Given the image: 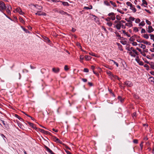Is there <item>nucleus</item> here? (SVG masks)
<instances>
[{"label": "nucleus", "mask_w": 154, "mask_h": 154, "mask_svg": "<svg viewBox=\"0 0 154 154\" xmlns=\"http://www.w3.org/2000/svg\"><path fill=\"white\" fill-rule=\"evenodd\" d=\"M116 19L118 20H120L121 18L120 17H119L118 15L116 16Z\"/></svg>", "instance_id": "nucleus-48"}, {"label": "nucleus", "mask_w": 154, "mask_h": 154, "mask_svg": "<svg viewBox=\"0 0 154 154\" xmlns=\"http://www.w3.org/2000/svg\"><path fill=\"white\" fill-rule=\"evenodd\" d=\"M23 30L26 33H29V32L28 30H26L24 28H22Z\"/></svg>", "instance_id": "nucleus-31"}, {"label": "nucleus", "mask_w": 154, "mask_h": 154, "mask_svg": "<svg viewBox=\"0 0 154 154\" xmlns=\"http://www.w3.org/2000/svg\"><path fill=\"white\" fill-rule=\"evenodd\" d=\"M54 141H55V142H56L57 143H61V142L60 140L58 139L56 137H54Z\"/></svg>", "instance_id": "nucleus-15"}, {"label": "nucleus", "mask_w": 154, "mask_h": 154, "mask_svg": "<svg viewBox=\"0 0 154 154\" xmlns=\"http://www.w3.org/2000/svg\"><path fill=\"white\" fill-rule=\"evenodd\" d=\"M132 22H131L129 23H126L125 24V25L129 27H131L133 25L132 24Z\"/></svg>", "instance_id": "nucleus-18"}, {"label": "nucleus", "mask_w": 154, "mask_h": 154, "mask_svg": "<svg viewBox=\"0 0 154 154\" xmlns=\"http://www.w3.org/2000/svg\"><path fill=\"white\" fill-rule=\"evenodd\" d=\"M91 69L93 70V71L94 70V68H95V67L94 66H91Z\"/></svg>", "instance_id": "nucleus-61"}, {"label": "nucleus", "mask_w": 154, "mask_h": 154, "mask_svg": "<svg viewBox=\"0 0 154 154\" xmlns=\"http://www.w3.org/2000/svg\"><path fill=\"white\" fill-rule=\"evenodd\" d=\"M110 60L112 61L116 65V66L117 67H118L119 65H118V63H117L116 62H115V61H114V60Z\"/></svg>", "instance_id": "nucleus-32"}, {"label": "nucleus", "mask_w": 154, "mask_h": 154, "mask_svg": "<svg viewBox=\"0 0 154 154\" xmlns=\"http://www.w3.org/2000/svg\"><path fill=\"white\" fill-rule=\"evenodd\" d=\"M149 79H151L150 81L154 83V78L153 77H150Z\"/></svg>", "instance_id": "nucleus-28"}, {"label": "nucleus", "mask_w": 154, "mask_h": 154, "mask_svg": "<svg viewBox=\"0 0 154 154\" xmlns=\"http://www.w3.org/2000/svg\"><path fill=\"white\" fill-rule=\"evenodd\" d=\"M146 30L149 33H151L154 30V29L152 28V26H149L148 28Z\"/></svg>", "instance_id": "nucleus-5"}, {"label": "nucleus", "mask_w": 154, "mask_h": 154, "mask_svg": "<svg viewBox=\"0 0 154 154\" xmlns=\"http://www.w3.org/2000/svg\"><path fill=\"white\" fill-rule=\"evenodd\" d=\"M15 116L17 118L19 119H20L21 120H22V119L21 118H20V117H19L17 115H16Z\"/></svg>", "instance_id": "nucleus-38"}, {"label": "nucleus", "mask_w": 154, "mask_h": 154, "mask_svg": "<svg viewBox=\"0 0 154 154\" xmlns=\"http://www.w3.org/2000/svg\"><path fill=\"white\" fill-rule=\"evenodd\" d=\"M140 19L137 18L135 20V22L136 23H140Z\"/></svg>", "instance_id": "nucleus-26"}, {"label": "nucleus", "mask_w": 154, "mask_h": 154, "mask_svg": "<svg viewBox=\"0 0 154 154\" xmlns=\"http://www.w3.org/2000/svg\"><path fill=\"white\" fill-rule=\"evenodd\" d=\"M139 47H140L141 48H142L144 50L146 48V46L145 45H143L142 44H140L138 45Z\"/></svg>", "instance_id": "nucleus-16"}, {"label": "nucleus", "mask_w": 154, "mask_h": 154, "mask_svg": "<svg viewBox=\"0 0 154 154\" xmlns=\"http://www.w3.org/2000/svg\"><path fill=\"white\" fill-rule=\"evenodd\" d=\"M150 38L151 39H154V35L152 34H150Z\"/></svg>", "instance_id": "nucleus-40"}, {"label": "nucleus", "mask_w": 154, "mask_h": 154, "mask_svg": "<svg viewBox=\"0 0 154 154\" xmlns=\"http://www.w3.org/2000/svg\"><path fill=\"white\" fill-rule=\"evenodd\" d=\"M14 12H18L21 15H23L24 13L23 12L20 8H18L14 11Z\"/></svg>", "instance_id": "nucleus-3"}, {"label": "nucleus", "mask_w": 154, "mask_h": 154, "mask_svg": "<svg viewBox=\"0 0 154 154\" xmlns=\"http://www.w3.org/2000/svg\"><path fill=\"white\" fill-rule=\"evenodd\" d=\"M133 30L134 32H138L139 31L138 29V28L137 27H134L133 28Z\"/></svg>", "instance_id": "nucleus-24"}, {"label": "nucleus", "mask_w": 154, "mask_h": 154, "mask_svg": "<svg viewBox=\"0 0 154 154\" xmlns=\"http://www.w3.org/2000/svg\"><path fill=\"white\" fill-rule=\"evenodd\" d=\"M11 9H7L6 11L8 14H11Z\"/></svg>", "instance_id": "nucleus-47"}, {"label": "nucleus", "mask_w": 154, "mask_h": 154, "mask_svg": "<svg viewBox=\"0 0 154 154\" xmlns=\"http://www.w3.org/2000/svg\"><path fill=\"white\" fill-rule=\"evenodd\" d=\"M107 24L109 26H111L112 25V23L111 22L107 23Z\"/></svg>", "instance_id": "nucleus-42"}, {"label": "nucleus", "mask_w": 154, "mask_h": 154, "mask_svg": "<svg viewBox=\"0 0 154 154\" xmlns=\"http://www.w3.org/2000/svg\"><path fill=\"white\" fill-rule=\"evenodd\" d=\"M137 49L138 50L139 52H140V53H141V52H142V51H141V50L139 49V48H137Z\"/></svg>", "instance_id": "nucleus-59"}, {"label": "nucleus", "mask_w": 154, "mask_h": 154, "mask_svg": "<svg viewBox=\"0 0 154 154\" xmlns=\"http://www.w3.org/2000/svg\"><path fill=\"white\" fill-rule=\"evenodd\" d=\"M53 71L56 73L58 72L59 71L60 69L59 68H57L56 69L55 68H53L52 69Z\"/></svg>", "instance_id": "nucleus-13"}, {"label": "nucleus", "mask_w": 154, "mask_h": 154, "mask_svg": "<svg viewBox=\"0 0 154 154\" xmlns=\"http://www.w3.org/2000/svg\"><path fill=\"white\" fill-rule=\"evenodd\" d=\"M132 44L133 46H136L137 45V42H133L132 43Z\"/></svg>", "instance_id": "nucleus-45"}, {"label": "nucleus", "mask_w": 154, "mask_h": 154, "mask_svg": "<svg viewBox=\"0 0 154 154\" xmlns=\"http://www.w3.org/2000/svg\"><path fill=\"white\" fill-rule=\"evenodd\" d=\"M118 99L121 102H122L123 100V99H122L121 97L120 96L118 97Z\"/></svg>", "instance_id": "nucleus-41"}, {"label": "nucleus", "mask_w": 154, "mask_h": 154, "mask_svg": "<svg viewBox=\"0 0 154 154\" xmlns=\"http://www.w3.org/2000/svg\"><path fill=\"white\" fill-rule=\"evenodd\" d=\"M80 60H83L84 59L83 56L82 55H80Z\"/></svg>", "instance_id": "nucleus-52"}, {"label": "nucleus", "mask_w": 154, "mask_h": 154, "mask_svg": "<svg viewBox=\"0 0 154 154\" xmlns=\"http://www.w3.org/2000/svg\"><path fill=\"white\" fill-rule=\"evenodd\" d=\"M66 152L67 154H71V153L68 151H66Z\"/></svg>", "instance_id": "nucleus-62"}, {"label": "nucleus", "mask_w": 154, "mask_h": 154, "mask_svg": "<svg viewBox=\"0 0 154 154\" xmlns=\"http://www.w3.org/2000/svg\"><path fill=\"white\" fill-rule=\"evenodd\" d=\"M143 142H141V144H140V147H141V149H142V147L143 146Z\"/></svg>", "instance_id": "nucleus-57"}, {"label": "nucleus", "mask_w": 154, "mask_h": 154, "mask_svg": "<svg viewBox=\"0 0 154 154\" xmlns=\"http://www.w3.org/2000/svg\"><path fill=\"white\" fill-rule=\"evenodd\" d=\"M126 4L128 6H129L130 7V8L134 12H135L136 11V9L130 2H126Z\"/></svg>", "instance_id": "nucleus-1"}, {"label": "nucleus", "mask_w": 154, "mask_h": 154, "mask_svg": "<svg viewBox=\"0 0 154 154\" xmlns=\"http://www.w3.org/2000/svg\"><path fill=\"white\" fill-rule=\"evenodd\" d=\"M46 149L47 151L51 154H54L52 151L48 147H46Z\"/></svg>", "instance_id": "nucleus-19"}, {"label": "nucleus", "mask_w": 154, "mask_h": 154, "mask_svg": "<svg viewBox=\"0 0 154 154\" xmlns=\"http://www.w3.org/2000/svg\"><path fill=\"white\" fill-rule=\"evenodd\" d=\"M82 80L84 82H86L87 81V79H82Z\"/></svg>", "instance_id": "nucleus-60"}, {"label": "nucleus", "mask_w": 154, "mask_h": 154, "mask_svg": "<svg viewBox=\"0 0 154 154\" xmlns=\"http://www.w3.org/2000/svg\"><path fill=\"white\" fill-rule=\"evenodd\" d=\"M114 15V13H112V12L109 13L108 14V15L109 16H110V15Z\"/></svg>", "instance_id": "nucleus-55"}, {"label": "nucleus", "mask_w": 154, "mask_h": 154, "mask_svg": "<svg viewBox=\"0 0 154 154\" xmlns=\"http://www.w3.org/2000/svg\"><path fill=\"white\" fill-rule=\"evenodd\" d=\"M128 87H131L132 86L133 84L131 82L127 81L124 83Z\"/></svg>", "instance_id": "nucleus-6"}, {"label": "nucleus", "mask_w": 154, "mask_h": 154, "mask_svg": "<svg viewBox=\"0 0 154 154\" xmlns=\"http://www.w3.org/2000/svg\"><path fill=\"white\" fill-rule=\"evenodd\" d=\"M20 20L22 23H23L24 22V21L21 18H20Z\"/></svg>", "instance_id": "nucleus-50"}, {"label": "nucleus", "mask_w": 154, "mask_h": 154, "mask_svg": "<svg viewBox=\"0 0 154 154\" xmlns=\"http://www.w3.org/2000/svg\"><path fill=\"white\" fill-rule=\"evenodd\" d=\"M84 72H89L88 69L87 68H84Z\"/></svg>", "instance_id": "nucleus-35"}, {"label": "nucleus", "mask_w": 154, "mask_h": 154, "mask_svg": "<svg viewBox=\"0 0 154 154\" xmlns=\"http://www.w3.org/2000/svg\"><path fill=\"white\" fill-rule=\"evenodd\" d=\"M120 42L123 45H125L126 44L125 42H124L123 41H120Z\"/></svg>", "instance_id": "nucleus-58"}, {"label": "nucleus", "mask_w": 154, "mask_h": 154, "mask_svg": "<svg viewBox=\"0 0 154 154\" xmlns=\"http://www.w3.org/2000/svg\"><path fill=\"white\" fill-rule=\"evenodd\" d=\"M146 32V30L145 29H142L141 30V33H145Z\"/></svg>", "instance_id": "nucleus-29"}, {"label": "nucleus", "mask_w": 154, "mask_h": 154, "mask_svg": "<svg viewBox=\"0 0 154 154\" xmlns=\"http://www.w3.org/2000/svg\"><path fill=\"white\" fill-rule=\"evenodd\" d=\"M77 45L79 48H81V46L80 45V44H79V43H77Z\"/></svg>", "instance_id": "nucleus-53"}, {"label": "nucleus", "mask_w": 154, "mask_h": 154, "mask_svg": "<svg viewBox=\"0 0 154 154\" xmlns=\"http://www.w3.org/2000/svg\"><path fill=\"white\" fill-rule=\"evenodd\" d=\"M28 123L32 128L34 126V125L33 124L31 123L30 122H28Z\"/></svg>", "instance_id": "nucleus-37"}, {"label": "nucleus", "mask_w": 154, "mask_h": 154, "mask_svg": "<svg viewBox=\"0 0 154 154\" xmlns=\"http://www.w3.org/2000/svg\"><path fill=\"white\" fill-rule=\"evenodd\" d=\"M146 23L149 25H151V23L148 20H146Z\"/></svg>", "instance_id": "nucleus-30"}, {"label": "nucleus", "mask_w": 154, "mask_h": 154, "mask_svg": "<svg viewBox=\"0 0 154 154\" xmlns=\"http://www.w3.org/2000/svg\"><path fill=\"white\" fill-rule=\"evenodd\" d=\"M88 84L90 86H92V84L91 82H89L88 83Z\"/></svg>", "instance_id": "nucleus-64"}, {"label": "nucleus", "mask_w": 154, "mask_h": 154, "mask_svg": "<svg viewBox=\"0 0 154 154\" xmlns=\"http://www.w3.org/2000/svg\"><path fill=\"white\" fill-rule=\"evenodd\" d=\"M59 12L62 14H63L64 13H66L65 12H64L63 11H60Z\"/></svg>", "instance_id": "nucleus-49"}, {"label": "nucleus", "mask_w": 154, "mask_h": 154, "mask_svg": "<svg viewBox=\"0 0 154 154\" xmlns=\"http://www.w3.org/2000/svg\"><path fill=\"white\" fill-rule=\"evenodd\" d=\"M129 54H130V55L132 56L133 57H135L136 56L134 54H132V52L131 51H130L129 52Z\"/></svg>", "instance_id": "nucleus-33"}, {"label": "nucleus", "mask_w": 154, "mask_h": 154, "mask_svg": "<svg viewBox=\"0 0 154 154\" xmlns=\"http://www.w3.org/2000/svg\"><path fill=\"white\" fill-rule=\"evenodd\" d=\"M91 8H89L87 7H84V9H91L92 8V7L91 5Z\"/></svg>", "instance_id": "nucleus-27"}, {"label": "nucleus", "mask_w": 154, "mask_h": 154, "mask_svg": "<svg viewBox=\"0 0 154 154\" xmlns=\"http://www.w3.org/2000/svg\"><path fill=\"white\" fill-rule=\"evenodd\" d=\"M150 73L151 75H154V71L151 72Z\"/></svg>", "instance_id": "nucleus-63"}, {"label": "nucleus", "mask_w": 154, "mask_h": 154, "mask_svg": "<svg viewBox=\"0 0 154 154\" xmlns=\"http://www.w3.org/2000/svg\"><path fill=\"white\" fill-rule=\"evenodd\" d=\"M135 60L140 65H143V62L142 61L140 60L138 57L137 56L136 57Z\"/></svg>", "instance_id": "nucleus-4"}, {"label": "nucleus", "mask_w": 154, "mask_h": 154, "mask_svg": "<svg viewBox=\"0 0 154 154\" xmlns=\"http://www.w3.org/2000/svg\"><path fill=\"white\" fill-rule=\"evenodd\" d=\"M143 4H145L146 5H147V3L144 0H142Z\"/></svg>", "instance_id": "nucleus-43"}, {"label": "nucleus", "mask_w": 154, "mask_h": 154, "mask_svg": "<svg viewBox=\"0 0 154 154\" xmlns=\"http://www.w3.org/2000/svg\"><path fill=\"white\" fill-rule=\"evenodd\" d=\"M114 23H117L118 24V23H120V21H115V22H114Z\"/></svg>", "instance_id": "nucleus-56"}, {"label": "nucleus", "mask_w": 154, "mask_h": 154, "mask_svg": "<svg viewBox=\"0 0 154 154\" xmlns=\"http://www.w3.org/2000/svg\"><path fill=\"white\" fill-rule=\"evenodd\" d=\"M32 6L36 8L38 10H42V7L41 6H39L38 5H32Z\"/></svg>", "instance_id": "nucleus-7"}, {"label": "nucleus", "mask_w": 154, "mask_h": 154, "mask_svg": "<svg viewBox=\"0 0 154 154\" xmlns=\"http://www.w3.org/2000/svg\"><path fill=\"white\" fill-rule=\"evenodd\" d=\"M128 50V51H131L132 50L133 52H134L136 54L138 55V53L135 50H134L133 47H131L127 49Z\"/></svg>", "instance_id": "nucleus-8"}, {"label": "nucleus", "mask_w": 154, "mask_h": 154, "mask_svg": "<svg viewBox=\"0 0 154 154\" xmlns=\"http://www.w3.org/2000/svg\"><path fill=\"white\" fill-rule=\"evenodd\" d=\"M115 27H116L118 29H120L121 27V23H118L115 26Z\"/></svg>", "instance_id": "nucleus-14"}, {"label": "nucleus", "mask_w": 154, "mask_h": 154, "mask_svg": "<svg viewBox=\"0 0 154 154\" xmlns=\"http://www.w3.org/2000/svg\"><path fill=\"white\" fill-rule=\"evenodd\" d=\"M0 11H2V10H3L5 9L6 8L5 6V4L4 3L2 2H0Z\"/></svg>", "instance_id": "nucleus-2"}, {"label": "nucleus", "mask_w": 154, "mask_h": 154, "mask_svg": "<svg viewBox=\"0 0 154 154\" xmlns=\"http://www.w3.org/2000/svg\"><path fill=\"white\" fill-rule=\"evenodd\" d=\"M104 3L105 5L107 6H109V3L106 1H104Z\"/></svg>", "instance_id": "nucleus-36"}, {"label": "nucleus", "mask_w": 154, "mask_h": 154, "mask_svg": "<svg viewBox=\"0 0 154 154\" xmlns=\"http://www.w3.org/2000/svg\"><path fill=\"white\" fill-rule=\"evenodd\" d=\"M140 54L143 56L146 57V54L144 52L142 51V52L140 53Z\"/></svg>", "instance_id": "nucleus-39"}, {"label": "nucleus", "mask_w": 154, "mask_h": 154, "mask_svg": "<svg viewBox=\"0 0 154 154\" xmlns=\"http://www.w3.org/2000/svg\"><path fill=\"white\" fill-rule=\"evenodd\" d=\"M145 25V23L144 22V21H142L139 24V26H144Z\"/></svg>", "instance_id": "nucleus-20"}, {"label": "nucleus", "mask_w": 154, "mask_h": 154, "mask_svg": "<svg viewBox=\"0 0 154 154\" xmlns=\"http://www.w3.org/2000/svg\"><path fill=\"white\" fill-rule=\"evenodd\" d=\"M41 11H37V12L35 13V14L36 15H38L39 16L41 15H44V16H46V14L43 12H42V13L41 14H39V13H41Z\"/></svg>", "instance_id": "nucleus-9"}, {"label": "nucleus", "mask_w": 154, "mask_h": 154, "mask_svg": "<svg viewBox=\"0 0 154 154\" xmlns=\"http://www.w3.org/2000/svg\"><path fill=\"white\" fill-rule=\"evenodd\" d=\"M64 69L66 71L68 70L69 69V68L68 67V66L67 65H65L64 66Z\"/></svg>", "instance_id": "nucleus-34"}, {"label": "nucleus", "mask_w": 154, "mask_h": 154, "mask_svg": "<svg viewBox=\"0 0 154 154\" xmlns=\"http://www.w3.org/2000/svg\"><path fill=\"white\" fill-rule=\"evenodd\" d=\"M143 37L144 38L148 39L149 38V36L148 34H145L143 35Z\"/></svg>", "instance_id": "nucleus-22"}, {"label": "nucleus", "mask_w": 154, "mask_h": 154, "mask_svg": "<svg viewBox=\"0 0 154 154\" xmlns=\"http://www.w3.org/2000/svg\"><path fill=\"white\" fill-rule=\"evenodd\" d=\"M139 42L143 43L144 44H145L146 45H150L151 44L149 42H148L147 41H145L144 40H142V41H141V42Z\"/></svg>", "instance_id": "nucleus-11"}, {"label": "nucleus", "mask_w": 154, "mask_h": 154, "mask_svg": "<svg viewBox=\"0 0 154 154\" xmlns=\"http://www.w3.org/2000/svg\"><path fill=\"white\" fill-rule=\"evenodd\" d=\"M38 130L40 132H41L43 133H44L45 134H48V131H45L43 129H42L39 128V129H38Z\"/></svg>", "instance_id": "nucleus-12"}, {"label": "nucleus", "mask_w": 154, "mask_h": 154, "mask_svg": "<svg viewBox=\"0 0 154 154\" xmlns=\"http://www.w3.org/2000/svg\"><path fill=\"white\" fill-rule=\"evenodd\" d=\"M58 2H60L62 3L63 5L65 6H69V4L67 2H62L60 1H58Z\"/></svg>", "instance_id": "nucleus-17"}, {"label": "nucleus", "mask_w": 154, "mask_h": 154, "mask_svg": "<svg viewBox=\"0 0 154 154\" xmlns=\"http://www.w3.org/2000/svg\"><path fill=\"white\" fill-rule=\"evenodd\" d=\"M85 57L87 60H89L91 58V57L90 56L87 55L85 56Z\"/></svg>", "instance_id": "nucleus-21"}, {"label": "nucleus", "mask_w": 154, "mask_h": 154, "mask_svg": "<svg viewBox=\"0 0 154 154\" xmlns=\"http://www.w3.org/2000/svg\"><path fill=\"white\" fill-rule=\"evenodd\" d=\"M26 115L27 116H28L29 117V118H30L31 119L33 120H34V119L32 118V117H31V116H30L27 115V114H26Z\"/></svg>", "instance_id": "nucleus-54"}, {"label": "nucleus", "mask_w": 154, "mask_h": 154, "mask_svg": "<svg viewBox=\"0 0 154 154\" xmlns=\"http://www.w3.org/2000/svg\"><path fill=\"white\" fill-rule=\"evenodd\" d=\"M129 20H130V22H131V21H134V20L135 18L131 16H130L129 17Z\"/></svg>", "instance_id": "nucleus-23"}, {"label": "nucleus", "mask_w": 154, "mask_h": 154, "mask_svg": "<svg viewBox=\"0 0 154 154\" xmlns=\"http://www.w3.org/2000/svg\"><path fill=\"white\" fill-rule=\"evenodd\" d=\"M44 39L46 40V41H48V42H50V40L47 37H45L44 38Z\"/></svg>", "instance_id": "nucleus-46"}, {"label": "nucleus", "mask_w": 154, "mask_h": 154, "mask_svg": "<svg viewBox=\"0 0 154 154\" xmlns=\"http://www.w3.org/2000/svg\"><path fill=\"white\" fill-rule=\"evenodd\" d=\"M6 8H7V9H11L12 8L11 6L10 5H8L7 6H5Z\"/></svg>", "instance_id": "nucleus-25"}, {"label": "nucleus", "mask_w": 154, "mask_h": 154, "mask_svg": "<svg viewBox=\"0 0 154 154\" xmlns=\"http://www.w3.org/2000/svg\"><path fill=\"white\" fill-rule=\"evenodd\" d=\"M106 73L110 77V78L112 79V77H114V76L109 71H107Z\"/></svg>", "instance_id": "nucleus-10"}, {"label": "nucleus", "mask_w": 154, "mask_h": 154, "mask_svg": "<svg viewBox=\"0 0 154 154\" xmlns=\"http://www.w3.org/2000/svg\"><path fill=\"white\" fill-rule=\"evenodd\" d=\"M133 142L134 143H138V140H134L133 141Z\"/></svg>", "instance_id": "nucleus-51"}, {"label": "nucleus", "mask_w": 154, "mask_h": 154, "mask_svg": "<svg viewBox=\"0 0 154 154\" xmlns=\"http://www.w3.org/2000/svg\"><path fill=\"white\" fill-rule=\"evenodd\" d=\"M110 2L114 6V7H116V5H115V4L113 3V2L112 1H110Z\"/></svg>", "instance_id": "nucleus-44"}]
</instances>
